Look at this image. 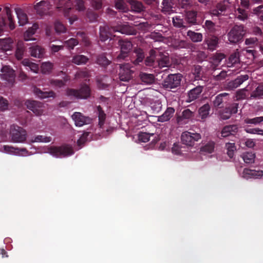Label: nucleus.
<instances>
[{
  "mask_svg": "<svg viewBox=\"0 0 263 263\" xmlns=\"http://www.w3.org/2000/svg\"><path fill=\"white\" fill-rule=\"evenodd\" d=\"M230 3L229 0L220 1L210 9L209 13L212 17H219L227 15Z\"/></svg>",
  "mask_w": 263,
  "mask_h": 263,
  "instance_id": "f257e3e1",
  "label": "nucleus"
},
{
  "mask_svg": "<svg viewBox=\"0 0 263 263\" xmlns=\"http://www.w3.org/2000/svg\"><path fill=\"white\" fill-rule=\"evenodd\" d=\"M3 12L5 13V15L0 18V34L8 27L10 30L15 28L14 21L10 8L8 7H5Z\"/></svg>",
  "mask_w": 263,
  "mask_h": 263,
  "instance_id": "f03ea898",
  "label": "nucleus"
},
{
  "mask_svg": "<svg viewBox=\"0 0 263 263\" xmlns=\"http://www.w3.org/2000/svg\"><path fill=\"white\" fill-rule=\"evenodd\" d=\"M91 90L87 84L81 85L79 89L67 88L66 90V95L68 97H73L78 99H87L90 97Z\"/></svg>",
  "mask_w": 263,
  "mask_h": 263,
  "instance_id": "7ed1b4c3",
  "label": "nucleus"
},
{
  "mask_svg": "<svg viewBox=\"0 0 263 263\" xmlns=\"http://www.w3.org/2000/svg\"><path fill=\"white\" fill-rule=\"evenodd\" d=\"M118 44L120 47V53L117 57L118 61H121L127 58L132 50L133 45L127 39H120Z\"/></svg>",
  "mask_w": 263,
  "mask_h": 263,
  "instance_id": "20e7f679",
  "label": "nucleus"
},
{
  "mask_svg": "<svg viewBox=\"0 0 263 263\" xmlns=\"http://www.w3.org/2000/svg\"><path fill=\"white\" fill-rule=\"evenodd\" d=\"M10 134L12 141L15 143H24L27 139L26 130L18 125L11 126Z\"/></svg>",
  "mask_w": 263,
  "mask_h": 263,
  "instance_id": "39448f33",
  "label": "nucleus"
},
{
  "mask_svg": "<svg viewBox=\"0 0 263 263\" xmlns=\"http://www.w3.org/2000/svg\"><path fill=\"white\" fill-rule=\"evenodd\" d=\"M246 30L243 25H234L228 34L229 41L232 43H237L243 38Z\"/></svg>",
  "mask_w": 263,
  "mask_h": 263,
  "instance_id": "423d86ee",
  "label": "nucleus"
},
{
  "mask_svg": "<svg viewBox=\"0 0 263 263\" xmlns=\"http://www.w3.org/2000/svg\"><path fill=\"white\" fill-rule=\"evenodd\" d=\"M49 153L56 157H65L73 154V150L69 145L51 146L48 148Z\"/></svg>",
  "mask_w": 263,
  "mask_h": 263,
  "instance_id": "0eeeda50",
  "label": "nucleus"
},
{
  "mask_svg": "<svg viewBox=\"0 0 263 263\" xmlns=\"http://www.w3.org/2000/svg\"><path fill=\"white\" fill-rule=\"evenodd\" d=\"M182 76L180 73L170 74L164 80L163 86L165 89H173L179 86Z\"/></svg>",
  "mask_w": 263,
  "mask_h": 263,
  "instance_id": "6e6552de",
  "label": "nucleus"
},
{
  "mask_svg": "<svg viewBox=\"0 0 263 263\" xmlns=\"http://www.w3.org/2000/svg\"><path fill=\"white\" fill-rule=\"evenodd\" d=\"M201 139V135L197 133L184 132L181 134V140L183 144L189 146H193L196 141Z\"/></svg>",
  "mask_w": 263,
  "mask_h": 263,
  "instance_id": "1a4fd4ad",
  "label": "nucleus"
},
{
  "mask_svg": "<svg viewBox=\"0 0 263 263\" xmlns=\"http://www.w3.org/2000/svg\"><path fill=\"white\" fill-rule=\"evenodd\" d=\"M239 104L232 103L225 106L219 112L220 118L222 120H227L230 118L232 114L237 112Z\"/></svg>",
  "mask_w": 263,
  "mask_h": 263,
  "instance_id": "9d476101",
  "label": "nucleus"
},
{
  "mask_svg": "<svg viewBox=\"0 0 263 263\" xmlns=\"http://www.w3.org/2000/svg\"><path fill=\"white\" fill-rule=\"evenodd\" d=\"M230 101V95L229 93L223 92L218 95L213 101L214 107L216 109H222L228 105Z\"/></svg>",
  "mask_w": 263,
  "mask_h": 263,
  "instance_id": "9b49d317",
  "label": "nucleus"
},
{
  "mask_svg": "<svg viewBox=\"0 0 263 263\" xmlns=\"http://www.w3.org/2000/svg\"><path fill=\"white\" fill-rule=\"evenodd\" d=\"M134 70L131 69L128 64L120 65L119 77L121 81L128 82L133 78Z\"/></svg>",
  "mask_w": 263,
  "mask_h": 263,
  "instance_id": "f8f14e48",
  "label": "nucleus"
},
{
  "mask_svg": "<svg viewBox=\"0 0 263 263\" xmlns=\"http://www.w3.org/2000/svg\"><path fill=\"white\" fill-rule=\"evenodd\" d=\"M27 108L37 116L41 115L43 112V103L34 100H27L25 102Z\"/></svg>",
  "mask_w": 263,
  "mask_h": 263,
  "instance_id": "ddd939ff",
  "label": "nucleus"
},
{
  "mask_svg": "<svg viewBox=\"0 0 263 263\" xmlns=\"http://www.w3.org/2000/svg\"><path fill=\"white\" fill-rule=\"evenodd\" d=\"M219 42V40L218 37V34L205 35L204 43L207 45L208 49L213 51L216 50L218 47Z\"/></svg>",
  "mask_w": 263,
  "mask_h": 263,
  "instance_id": "4468645a",
  "label": "nucleus"
},
{
  "mask_svg": "<svg viewBox=\"0 0 263 263\" xmlns=\"http://www.w3.org/2000/svg\"><path fill=\"white\" fill-rule=\"evenodd\" d=\"M71 117L76 126H82L91 122V119L89 117L85 116L79 112H75Z\"/></svg>",
  "mask_w": 263,
  "mask_h": 263,
  "instance_id": "2eb2a0df",
  "label": "nucleus"
},
{
  "mask_svg": "<svg viewBox=\"0 0 263 263\" xmlns=\"http://www.w3.org/2000/svg\"><path fill=\"white\" fill-rule=\"evenodd\" d=\"M114 32H119L122 34L127 35H136L137 30L135 28L128 24H121L112 27Z\"/></svg>",
  "mask_w": 263,
  "mask_h": 263,
  "instance_id": "dca6fc26",
  "label": "nucleus"
},
{
  "mask_svg": "<svg viewBox=\"0 0 263 263\" xmlns=\"http://www.w3.org/2000/svg\"><path fill=\"white\" fill-rule=\"evenodd\" d=\"M1 71L2 72L1 78L9 83L13 84L15 79L14 71L9 66H3Z\"/></svg>",
  "mask_w": 263,
  "mask_h": 263,
  "instance_id": "f3484780",
  "label": "nucleus"
},
{
  "mask_svg": "<svg viewBox=\"0 0 263 263\" xmlns=\"http://www.w3.org/2000/svg\"><path fill=\"white\" fill-rule=\"evenodd\" d=\"M156 67L160 68L167 67L170 65L169 57L164 55L163 53L159 52L156 54Z\"/></svg>",
  "mask_w": 263,
  "mask_h": 263,
  "instance_id": "a211bd4d",
  "label": "nucleus"
},
{
  "mask_svg": "<svg viewBox=\"0 0 263 263\" xmlns=\"http://www.w3.org/2000/svg\"><path fill=\"white\" fill-rule=\"evenodd\" d=\"M203 86L200 85L191 89L187 93V102H191L199 98L203 91Z\"/></svg>",
  "mask_w": 263,
  "mask_h": 263,
  "instance_id": "6ab92c4d",
  "label": "nucleus"
},
{
  "mask_svg": "<svg viewBox=\"0 0 263 263\" xmlns=\"http://www.w3.org/2000/svg\"><path fill=\"white\" fill-rule=\"evenodd\" d=\"M248 79L249 76L248 74L240 75L235 80L229 82L228 84V87L231 89H235Z\"/></svg>",
  "mask_w": 263,
  "mask_h": 263,
  "instance_id": "aec40b11",
  "label": "nucleus"
},
{
  "mask_svg": "<svg viewBox=\"0 0 263 263\" xmlns=\"http://www.w3.org/2000/svg\"><path fill=\"white\" fill-rule=\"evenodd\" d=\"M238 126L237 124H232L224 126L221 132V136L227 137L230 135H234L237 133Z\"/></svg>",
  "mask_w": 263,
  "mask_h": 263,
  "instance_id": "412c9836",
  "label": "nucleus"
},
{
  "mask_svg": "<svg viewBox=\"0 0 263 263\" xmlns=\"http://www.w3.org/2000/svg\"><path fill=\"white\" fill-rule=\"evenodd\" d=\"M203 27L206 31V35H209V34H216V32L218 31V26L216 25L212 21H205Z\"/></svg>",
  "mask_w": 263,
  "mask_h": 263,
  "instance_id": "4be33fe9",
  "label": "nucleus"
},
{
  "mask_svg": "<svg viewBox=\"0 0 263 263\" xmlns=\"http://www.w3.org/2000/svg\"><path fill=\"white\" fill-rule=\"evenodd\" d=\"M49 3L47 1H42L37 3L35 5V9L37 12L41 15H45L47 14L49 9Z\"/></svg>",
  "mask_w": 263,
  "mask_h": 263,
  "instance_id": "5701e85b",
  "label": "nucleus"
},
{
  "mask_svg": "<svg viewBox=\"0 0 263 263\" xmlns=\"http://www.w3.org/2000/svg\"><path fill=\"white\" fill-rule=\"evenodd\" d=\"M33 92L37 97L42 99L48 98H54L55 97V93L52 90L49 91H43L39 88L34 87Z\"/></svg>",
  "mask_w": 263,
  "mask_h": 263,
  "instance_id": "b1692460",
  "label": "nucleus"
},
{
  "mask_svg": "<svg viewBox=\"0 0 263 263\" xmlns=\"http://www.w3.org/2000/svg\"><path fill=\"white\" fill-rule=\"evenodd\" d=\"M30 52L32 57L39 59L43 58L45 53V49L38 45L31 47Z\"/></svg>",
  "mask_w": 263,
  "mask_h": 263,
  "instance_id": "393cba45",
  "label": "nucleus"
},
{
  "mask_svg": "<svg viewBox=\"0 0 263 263\" xmlns=\"http://www.w3.org/2000/svg\"><path fill=\"white\" fill-rule=\"evenodd\" d=\"M14 46V42L11 38H5L0 40V48L3 51L11 50Z\"/></svg>",
  "mask_w": 263,
  "mask_h": 263,
  "instance_id": "a878e982",
  "label": "nucleus"
},
{
  "mask_svg": "<svg viewBox=\"0 0 263 263\" xmlns=\"http://www.w3.org/2000/svg\"><path fill=\"white\" fill-rule=\"evenodd\" d=\"M15 10L20 26H24L26 25L28 22V18L27 14L21 8H17L15 9Z\"/></svg>",
  "mask_w": 263,
  "mask_h": 263,
  "instance_id": "bb28decb",
  "label": "nucleus"
},
{
  "mask_svg": "<svg viewBox=\"0 0 263 263\" xmlns=\"http://www.w3.org/2000/svg\"><path fill=\"white\" fill-rule=\"evenodd\" d=\"M197 12L195 10L186 11L185 14V20L190 25L197 24Z\"/></svg>",
  "mask_w": 263,
  "mask_h": 263,
  "instance_id": "cd10ccee",
  "label": "nucleus"
},
{
  "mask_svg": "<svg viewBox=\"0 0 263 263\" xmlns=\"http://www.w3.org/2000/svg\"><path fill=\"white\" fill-rule=\"evenodd\" d=\"M243 176L245 178H258L263 176L262 171H256L254 170H250L245 168L243 172Z\"/></svg>",
  "mask_w": 263,
  "mask_h": 263,
  "instance_id": "c85d7f7f",
  "label": "nucleus"
},
{
  "mask_svg": "<svg viewBox=\"0 0 263 263\" xmlns=\"http://www.w3.org/2000/svg\"><path fill=\"white\" fill-rule=\"evenodd\" d=\"M194 116V112L189 109H184L182 112L181 116L177 117L176 120L179 125H182L185 123L183 121L184 119H190Z\"/></svg>",
  "mask_w": 263,
  "mask_h": 263,
  "instance_id": "c756f323",
  "label": "nucleus"
},
{
  "mask_svg": "<svg viewBox=\"0 0 263 263\" xmlns=\"http://www.w3.org/2000/svg\"><path fill=\"white\" fill-rule=\"evenodd\" d=\"M174 112L175 109L173 107H167L165 112L158 117V121L161 122L168 121L173 117Z\"/></svg>",
  "mask_w": 263,
  "mask_h": 263,
  "instance_id": "7c9ffc66",
  "label": "nucleus"
},
{
  "mask_svg": "<svg viewBox=\"0 0 263 263\" xmlns=\"http://www.w3.org/2000/svg\"><path fill=\"white\" fill-rule=\"evenodd\" d=\"M134 53L135 54L136 59L133 61V63L135 65H139L140 63H142L145 58V54L140 48H136L134 50Z\"/></svg>",
  "mask_w": 263,
  "mask_h": 263,
  "instance_id": "2f4dec72",
  "label": "nucleus"
},
{
  "mask_svg": "<svg viewBox=\"0 0 263 263\" xmlns=\"http://www.w3.org/2000/svg\"><path fill=\"white\" fill-rule=\"evenodd\" d=\"M174 0H163L162 2V12L164 13H168L173 11Z\"/></svg>",
  "mask_w": 263,
  "mask_h": 263,
  "instance_id": "473e14b6",
  "label": "nucleus"
},
{
  "mask_svg": "<svg viewBox=\"0 0 263 263\" xmlns=\"http://www.w3.org/2000/svg\"><path fill=\"white\" fill-rule=\"evenodd\" d=\"M38 28L39 26L37 24H34L31 27L29 28L24 33V40L27 41L35 40V39L33 38L32 36L34 34Z\"/></svg>",
  "mask_w": 263,
  "mask_h": 263,
  "instance_id": "72a5a7b5",
  "label": "nucleus"
},
{
  "mask_svg": "<svg viewBox=\"0 0 263 263\" xmlns=\"http://www.w3.org/2000/svg\"><path fill=\"white\" fill-rule=\"evenodd\" d=\"M128 3L130 5L131 9L133 11L140 13L143 11L144 7L142 3L137 0H128Z\"/></svg>",
  "mask_w": 263,
  "mask_h": 263,
  "instance_id": "f704fd0d",
  "label": "nucleus"
},
{
  "mask_svg": "<svg viewBox=\"0 0 263 263\" xmlns=\"http://www.w3.org/2000/svg\"><path fill=\"white\" fill-rule=\"evenodd\" d=\"M52 138L51 137L44 136L43 135H37L32 137L29 140V143L35 142L48 143L51 142Z\"/></svg>",
  "mask_w": 263,
  "mask_h": 263,
  "instance_id": "c9c22d12",
  "label": "nucleus"
},
{
  "mask_svg": "<svg viewBox=\"0 0 263 263\" xmlns=\"http://www.w3.org/2000/svg\"><path fill=\"white\" fill-rule=\"evenodd\" d=\"M139 77L141 81L146 84H152L155 82V77L152 74L141 72Z\"/></svg>",
  "mask_w": 263,
  "mask_h": 263,
  "instance_id": "e433bc0d",
  "label": "nucleus"
},
{
  "mask_svg": "<svg viewBox=\"0 0 263 263\" xmlns=\"http://www.w3.org/2000/svg\"><path fill=\"white\" fill-rule=\"evenodd\" d=\"M156 54H157V53L154 51L151 50L150 56L147 57L144 60V63L146 66L153 67H156Z\"/></svg>",
  "mask_w": 263,
  "mask_h": 263,
  "instance_id": "4c0bfd02",
  "label": "nucleus"
},
{
  "mask_svg": "<svg viewBox=\"0 0 263 263\" xmlns=\"http://www.w3.org/2000/svg\"><path fill=\"white\" fill-rule=\"evenodd\" d=\"M243 122L246 124L263 125V116L256 117L253 118H247L244 119Z\"/></svg>",
  "mask_w": 263,
  "mask_h": 263,
  "instance_id": "58836bf2",
  "label": "nucleus"
},
{
  "mask_svg": "<svg viewBox=\"0 0 263 263\" xmlns=\"http://www.w3.org/2000/svg\"><path fill=\"white\" fill-rule=\"evenodd\" d=\"M97 111L99 118L98 125L100 128H102L106 120V115L100 105L97 106Z\"/></svg>",
  "mask_w": 263,
  "mask_h": 263,
  "instance_id": "ea45409f",
  "label": "nucleus"
},
{
  "mask_svg": "<svg viewBox=\"0 0 263 263\" xmlns=\"http://www.w3.org/2000/svg\"><path fill=\"white\" fill-rule=\"evenodd\" d=\"M69 78L66 76L63 80L51 79L50 81V84L53 86L61 88L65 85L66 83L69 80Z\"/></svg>",
  "mask_w": 263,
  "mask_h": 263,
  "instance_id": "a19ab883",
  "label": "nucleus"
},
{
  "mask_svg": "<svg viewBox=\"0 0 263 263\" xmlns=\"http://www.w3.org/2000/svg\"><path fill=\"white\" fill-rule=\"evenodd\" d=\"M241 157L246 163L250 164L254 162L255 155L253 152H245Z\"/></svg>",
  "mask_w": 263,
  "mask_h": 263,
  "instance_id": "79ce46f5",
  "label": "nucleus"
},
{
  "mask_svg": "<svg viewBox=\"0 0 263 263\" xmlns=\"http://www.w3.org/2000/svg\"><path fill=\"white\" fill-rule=\"evenodd\" d=\"M187 35L189 36L190 39L193 42H199L202 40L203 36L202 33L195 32L191 30H189L187 32Z\"/></svg>",
  "mask_w": 263,
  "mask_h": 263,
  "instance_id": "37998d69",
  "label": "nucleus"
},
{
  "mask_svg": "<svg viewBox=\"0 0 263 263\" xmlns=\"http://www.w3.org/2000/svg\"><path fill=\"white\" fill-rule=\"evenodd\" d=\"M88 61V58L81 54L76 55L73 57L72 59V63L77 65H82L86 64Z\"/></svg>",
  "mask_w": 263,
  "mask_h": 263,
  "instance_id": "c03bdc74",
  "label": "nucleus"
},
{
  "mask_svg": "<svg viewBox=\"0 0 263 263\" xmlns=\"http://www.w3.org/2000/svg\"><path fill=\"white\" fill-rule=\"evenodd\" d=\"M263 97V85H259L251 93V99H260Z\"/></svg>",
  "mask_w": 263,
  "mask_h": 263,
  "instance_id": "a18cd8bd",
  "label": "nucleus"
},
{
  "mask_svg": "<svg viewBox=\"0 0 263 263\" xmlns=\"http://www.w3.org/2000/svg\"><path fill=\"white\" fill-rule=\"evenodd\" d=\"M22 63L24 66L28 67L32 72L34 73L38 72L39 66L37 64L30 62V60L27 59H24Z\"/></svg>",
  "mask_w": 263,
  "mask_h": 263,
  "instance_id": "49530a36",
  "label": "nucleus"
},
{
  "mask_svg": "<svg viewBox=\"0 0 263 263\" xmlns=\"http://www.w3.org/2000/svg\"><path fill=\"white\" fill-rule=\"evenodd\" d=\"M108 29V26L100 27V40L102 42H105L108 39L110 33Z\"/></svg>",
  "mask_w": 263,
  "mask_h": 263,
  "instance_id": "de8ad7c7",
  "label": "nucleus"
},
{
  "mask_svg": "<svg viewBox=\"0 0 263 263\" xmlns=\"http://www.w3.org/2000/svg\"><path fill=\"white\" fill-rule=\"evenodd\" d=\"M210 106L208 103H206L202 106L198 110L199 114L201 117V119H203L206 118L209 115V111L210 110Z\"/></svg>",
  "mask_w": 263,
  "mask_h": 263,
  "instance_id": "09e8293b",
  "label": "nucleus"
},
{
  "mask_svg": "<svg viewBox=\"0 0 263 263\" xmlns=\"http://www.w3.org/2000/svg\"><path fill=\"white\" fill-rule=\"evenodd\" d=\"M236 17L240 21H245L248 18V12L241 8H238L236 10Z\"/></svg>",
  "mask_w": 263,
  "mask_h": 263,
  "instance_id": "8fccbe9b",
  "label": "nucleus"
},
{
  "mask_svg": "<svg viewBox=\"0 0 263 263\" xmlns=\"http://www.w3.org/2000/svg\"><path fill=\"white\" fill-rule=\"evenodd\" d=\"M239 54L238 52H235L231 54L229 58V62L228 63L229 67H231L234 64L239 63Z\"/></svg>",
  "mask_w": 263,
  "mask_h": 263,
  "instance_id": "3c124183",
  "label": "nucleus"
},
{
  "mask_svg": "<svg viewBox=\"0 0 263 263\" xmlns=\"http://www.w3.org/2000/svg\"><path fill=\"white\" fill-rule=\"evenodd\" d=\"M215 143L214 142H209L200 148V152L211 154L214 149Z\"/></svg>",
  "mask_w": 263,
  "mask_h": 263,
  "instance_id": "603ef678",
  "label": "nucleus"
},
{
  "mask_svg": "<svg viewBox=\"0 0 263 263\" xmlns=\"http://www.w3.org/2000/svg\"><path fill=\"white\" fill-rule=\"evenodd\" d=\"M111 63V61H109L106 56L103 54H100L98 56L97 58V63L103 67H106L109 65Z\"/></svg>",
  "mask_w": 263,
  "mask_h": 263,
  "instance_id": "864d4df0",
  "label": "nucleus"
},
{
  "mask_svg": "<svg viewBox=\"0 0 263 263\" xmlns=\"http://www.w3.org/2000/svg\"><path fill=\"white\" fill-rule=\"evenodd\" d=\"M24 51L25 47L24 45L22 44H18L15 53V57L18 60H21L23 59Z\"/></svg>",
  "mask_w": 263,
  "mask_h": 263,
  "instance_id": "5fc2aeb1",
  "label": "nucleus"
},
{
  "mask_svg": "<svg viewBox=\"0 0 263 263\" xmlns=\"http://www.w3.org/2000/svg\"><path fill=\"white\" fill-rule=\"evenodd\" d=\"M53 68V64L49 62H44L41 65V70L43 73L49 74L51 72Z\"/></svg>",
  "mask_w": 263,
  "mask_h": 263,
  "instance_id": "6e6d98bb",
  "label": "nucleus"
},
{
  "mask_svg": "<svg viewBox=\"0 0 263 263\" xmlns=\"http://www.w3.org/2000/svg\"><path fill=\"white\" fill-rule=\"evenodd\" d=\"M226 148L227 150V154L230 158L234 156V152L236 151V146L235 143H227L226 144Z\"/></svg>",
  "mask_w": 263,
  "mask_h": 263,
  "instance_id": "4d7b16f0",
  "label": "nucleus"
},
{
  "mask_svg": "<svg viewBox=\"0 0 263 263\" xmlns=\"http://www.w3.org/2000/svg\"><path fill=\"white\" fill-rule=\"evenodd\" d=\"M115 7L123 12H125L127 10V5L124 0H116Z\"/></svg>",
  "mask_w": 263,
  "mask_h": 263,
  "instance_id": "13d9d810",
  "label": "nucleus"
},
{
  "mask_svg": "<svg viewBox=\"0 0 263 263\" xmlns=\"http://www.w3.org/2000/svg\"><path fill=\"white\" fill-rule=\"evenodd\" d=\"M54 29L58 34L65 33L66 31L65 26L59 21H57L54 23Z\"/></svg>",
  "mask_w": 263,
  "mask_h": 263,
  "instance_id": "bf43d9fd",
  "label": "nucleus"
},
{
  "mask_svg": "<svg viewBox=\"0 0 263 263\" xmlns=\"http://www.w3.org/2000/svg\"><path fill=\"white\" fill-rule=\"evenodd\" d=\"M173 24L176 27L182 28L186 27V26L184 25L183 19L177 16L173 18Z\"/></svg>",
  "mask_w": 263,
  "mask_h": 263,
  "instance_id": "052dcab7",
  "label": "nucleus"
},
{
  "mask_svg": "<svg viewBox=\"0 0 263 263\" xmlns=\"http://www.w3.org/2000/svg\"><path fill=\"white\" fill-rule=\"evenodd\" d=\"M248 90L246 88H243L237 91L236 94V100H243L247 98V91Z\"/></svg>",
  "mask_w": 263,
  "mask_h": 263,
  "instance_id": "680f3d73",
  "label": "nucleus"
},
{
  "mask_svg": "<svg viewBox=\"0 0 263 263\" xmlns=\"http://www.w3.org/2000/svg\"><path fill=\"white\" fill-rule=\"evenodd\" d=\"M153 135V134H151L147 133L140 132L138 134V139L139 141L142 142H147L149 140L150 136Z\"/></svg>",
  "mask_w": 263,
  "mask_h": 263,
  "instance_id": "e2e57ef3",
  "label": "nucleus"
},
{
  "mask_svg": "<svg viewBox=\"0 0 263 263\" xmlns=\"http://www.w3.org/2000/svg\"><path fill=\"white\" fill-rule=\"evenodd\" d=\"M79 42L76 39L71 38L67 41H65L64 44L69 49H73L74 47L78 44Z\"/></svg>",
  "mask_w": 263,
  "mask_h": 263,
  "instance_id": "0e129e2a",
  "label": "nucleus"
},
{
  "mask_svg": "<svg viewBox=\"0 0 263 263\" xmlns=\"http://www.w3.org/2000/svg\"><path fill=\"white\" fill-rule=\"evenodd\" d=\"M89 132H85L77 141V144L79 146H82L87 140V137L89 135Z\"/></svg>",
  "mask_w": 263,
  "mask_h": 263,
  "instance_id": "69168bd1",
  "label": "nucleus"
},
{
  "mask_svg": "<svg viewBox=\"0 0 263 263\" xmlns=\"http://www.w3.org/2000/svg\"><path fill=\"white\" fill-rule=\"evenodd\" d=\"M202 68L199 65L195 66L193 70V73L195 76V80H199L201 77Z\"/></svg>",
  "mask_w": 263,
  "mask_h": 263,
  "instance_id": "338daca9",
  "label": "nucleus"
},
{
  "mask_svg": "<svg viewBox=\"0 0 263 263\" xmlns=\"http://www.w3.org/2000/svg\"><path fill=\"white\" fill-rule=\"evenodd\" d=\"M8 101L4 97L0 96V110L5 111L8 108Z\"/></svg>",
  "mask_w": 263,
  "mask_h": 263,
  "instance_id": "774afa93",
  "label": "nucleus"
}]
</instances>
